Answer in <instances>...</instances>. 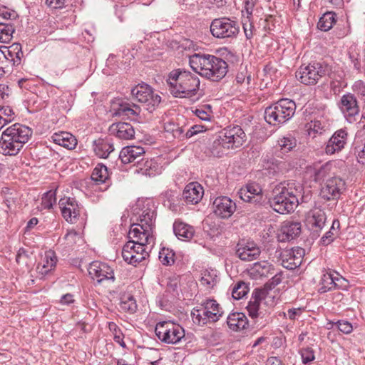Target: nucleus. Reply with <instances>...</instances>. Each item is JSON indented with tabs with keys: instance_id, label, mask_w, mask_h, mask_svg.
I'll return each instance as SVG.
<instances>
[{
	"instance_id": "f257e3e1",
	"label": "nucleus",
	"mask_w": 365,
	"mask_h": 365,
	"mask_svg": "<svg viewBox=\"0 0 365 365\" xmlns=\"http://www.w3.org/2000/svg\"><path fill=\"white\" fill-rule=\"evenodd\" d=\"M156 215V208L152 200H138L133 207L136 222L131 225L128 237L136 238L142 235L145 242L153 240Z\"/></svg>"
},
{
	"instance_id": "f03ea898",
	"label": "nucleus",
	"mask_w": 365,
	"mask_h": 365,
	"mask_svg": "<svg viewBox=\"0 0 365 365\" xmlns=\"http://www.w3.org/2000/svg\"><path fill=\"white\" fill-rule=\"evenodd\" d=\"M303 190L302 185L294 180L281 183L274 189L273 197L269 200V205L278 213H289L298 206Z\"/></svg>"
},
{
	"instance_id": "7ed1b4c3",
	"label": "nucleus",
	"mask_w": 365,
	"mask_h": 365,
	"mask_svg": "<svg viewBox=\"0 0 365 365\" xmlns=\"http://www.w3.org/2000/svg\"><path fill=\"white\" fill-rule=\"evenodd\" d=\"M192 69L212 81H219L227 72V63L220 58L210 54L195 53L190 57Z\"/></svg>"
},
{
	"instance_id": "20e7f679",
	"label": "nucleus",
	"mask_w": 365,
	"mask_h": 365,
	"mask_svg": "<svg viewBox=\"0 0 365 365\" xmlns=\"http://www.w3.org/2000/svg\"><path fill=\"white\" fill-rule=\"evenodd\" d=\"M170 93L175 98H192L200 88V79L190 71L175 70L170 73L167 79Z\"/></svg>"
},
{
	"instance_id": "39448f33",
	"label": "nucleus",
	"mask_w": 365,
	"mask_h": 365,
	"mask_svg": "<svg viewBox=\"0 0 365 365\" xmlns=\"http://www.w3.org/2000/svg\"><path fill=\"white\" fill-rule=\"evenodd\" d=\"M142 235L130 240L123 246L122 257L128 263L136 266L149 257V252L154 244V237L150 242H145Z\"/></svg>"
},
{
	"instance_id": "423d86ee",
	"label": "nucleus",
	"mask_w": 365,
	"mask_h": 365,
	"mask_svg": "<svg viewBox=\"0 0 365 365\" xmlns=\"http://www.w3.org/2000/svg\"><path fill=\"white\" fill-rule=\"evenodd\" d=\"M295 111L294 101L288 98H282L266 108L264 118L270 125H281L290 120Z\"/></svg>"
},
{
	"instance_id": "0eeeda50",
	"label": "nucleus",
	"mask_w": 365,
	"mask_h": 365,
	"mask_svg": "<svg viewBox=\"0 0 365 365\" xmlns=\"http://www.w3.org/2000/svg\"><path fill=\"white\" fill-rule=\"evenodd\" d=\"M155 332L160 340L167 344H177L185 336L184 329L170 321L158 322Z\"/></svg>"
},
{
	"instance_id": "6e6552de",
	"label": "nucleus",
	"mask_w": 365,
	"mask_h": 365,
	"mask_svg": "<svg viewBox=\"0 0 365 365\" xmlns=\"http://www.w3.org/2000/svg\"><path fill=\"white\" fill-rule=\"evenodd\" d=\"M210 31L217 38H235L240 32V24L230 18L215 19L211 23Z\"/></svg>"
},
{
	"instance_id": "1a4fd4ad",
	"label": "nucleus",
	"mask_w": 365,
	"mask_h": 365,
	"mask_svg": "<svg viewBox=\"0 0 365 365\" xmlns=\"http://www.w3.org/2000/svg\"><path fill=\"white\" fill-rule=\"evenodd\" d=\"M200 309L192 312V320L199 324L207 322H215L222 314L219 304L213 299H207L202 304Z\"/></svg>"
},
{
	"instance_id": "9d476101",
	"label": "nucleus",
	"mask_w": 365,
	"mask_h": 365,
	"mask_svg": "<svg viewBox=\"0 0 365 365\" xmlns=\"http://www.w3.org/2000/svg\"><path fill=\"white\" fill-rule=\"evenodd\" d=\"M328 73V67L320 62H313L301 66L296 73V77L305 85H315L318 81Z\"/></svg>"
},
{
	"instance_id": "9b49d317",
	"label": "nucleus",
	"mask_w": 365,
	"mask_h": 365,
	"mask_svg": "<svg viewBox=\"0 0 365 365\" xmlns=\"http://www.w3.org/2000/svg\"><path fill=\"white\" fill-rule=\"evenodd\" d=\"M131 94L135 99L143 103L149 112H153L161 102V97L145 83L136 86L131 90Z\"/></svg>"
},
{
	"instance_id": "f8f14e48",
	"label": "nucleus",
	"mask_w": 365,
	"mask_h": 365,
	"mask_svg": "<svg viewBox=\"0 0 365 365\" xmlns=\"http://www.w3.org/2000/svg\"><path fill=\"white\" fill-rule=\"evenodd\" d=\"M346 189L345 181L338 175L327 178L321 185L320 195L327 200H337Z\"/></svg>"
},
{
	"instance_id": "ddd939ff",
	"label": "nucleus",
	"mask_w": 365,
	"mask_h": 365,
	"mask_svg": "<svg viewBox=\"0 0 365 365\" xmlns=\"http://www.w3.org/2000/svg\"><path fill=\"white\" fill-rule=\"evenodd\" d=\"M89 275L93 279H96L98 283L103 280H114V273L113 269L106 263L95 261L89 264L88 268Z\"/></svg>"
},
{
	"instance_id": "4468645a",
	"label": "nucleus",
	"mask_w": 365,
	"mask_h": 365,
	"mask_svg": "<svg viewBox=\"0 0 365 365\" xmlns=\"http://www.w3.org/2000/svg\"><path fill=\"white\" fill-rule=\"evenodd\" d=\"M220 134L229 145L230 149L237 148L245 141L246 135L238 125L224 129Z\"/></svg>"
},
{
	"instance_id": "2eb2a0df",
	"label": "nucleus",
	"mask_w": 365,
	"mask_h": 365,
	"mask_svg": "<svg viewBox=\"0 0 365 365\" xmlns=\"http://www.w3.org/2000/svg\"><path fill=\"white\" fill-rule=\"evenodd\" d=\"M336 168L331 162H327L323 165H316L313 167H309L307 169V173L313 178L314 181L317 182H324L327 178L336 175Z\"/></svg>"
},
{
	"instance_id": "dca6fc26",
	"label": "nucleus",
	"mask_w": 365,
	"mask_h": 365,
	"mask_svg": "<svg viewBox=\"0 0 365 365\" xmlns=\"http://www.w3.org/2000/svg\"><path fill=\"white\" fill-rule=\"evenodd\" d=\"M213 211L221 218H229L236 210V204L230 197L221 196L213 202Z\"/></svg>"
},
{
	"instance_id": "f3484780",
	"label": "nucleus",
	"mask_w": 365,
	"mask_h": 365,
	"mask_svg": "<svg viewBox=\"0 0 365 365\" xmlns=\"http://www.w3.org/2000/svg\"><path fill=\"white\" fill-rule=\"evenodd\" d=\"M304 255V250L301 247L287 250L282 254V265L287 269H294L301 264Z\"/></svg>"
},
{
	"instance_id": "a211bd4d",
	"label": "nucleus",
	"mask_w": 365,
	"mask_h": 365,
	"mask_svg": "<svg viewBox=\"0 0 365 365\" xmlns=\"http://www.w3.org/2000/svg\"><path fill=\"white\" fill-rule=\"evenodd\" d=\"M59 205L63 218L70 223H76L80 215V208L74 198L61 199Z\"/></svg>"
},
{
	"instance_id": "6ab92c4d",
	"label": "nucleus",
	"mask_w": 365,
	"mask_h": 365,
	"mask_svg": "<svg viewBox=\"0 0 365 365\" xmlns=\"http://www.w3.org/2000/svg\"><path fill=\"white\" fill-rule=\"evenodd\" d=\"M340 109L345 118L351 122L354 118L359 113V106L356 98L351 93L341 96Z\"/></svg>"
},
{
	"instance_id": "aec40b11",
	"label": "nucleus",
	"mask_w": 365,
	"mask_h": 365,
	"mask_svg": "<svg viewBox=\"0 0 365 365\" xmlns=\"http://www.w3.org/2000/svg\"><path fill=\"white\" fill-rule=\"evenodd\" d=\"M2 133L9 137V139L18 140L20 143L24 145L28 142L32 135L31 130L24 125L15 123L7 128Z\"/></svg>"
},
{
	"instance_id": "412c9836",
	"label": "nucleus",
	"mask_w": 365,
	"mask_h": 365,
	"mask_svg": "<svg viewBox=\"0 0 365 365\" xmlns=\"http://www.w3.org/2000/svg\"><path fill=\"white\" fill-rule=\"evenodd\" d=\"M326 215L324 210L314 208L311 210L307 215V226L314 232L319 233L326 222Z\"/></svg>"
},
{
	"instance_id": "4be33fe9",
	"label": "nucleus",
	"mask_w": 365,
	"mask_h": 365,
	"mask_svg": "<svg viewBox=\"0 0 365 365\" xmlns=\"http://www.w3.org/2000/svg\"><path fill=\"white\" fill-rule=\"evenodd\" d=\"M347 135V132L343 129L336 131L328 140L325 147V153L332 155L341 151L346 143Z\"/></svg>"
},
{
	"instance_id": "5701e85b",
	"label": "nucleus",
	"mask_w": 365,
	"mask_h": 365,
	"mask_svg": "<svg viewBox=\"0 0 365 365\" xmlns=\"http://www.w3.org/2000/svg\"><path fill=\"white\" fill-rule=\"evenodd\" d=\"M240 197L245 202L257 203L259 202L262 198V189L261 187L255 183H248L245 187L240 190Z\"/></svg>"
},
{
	"instance_id": "b1692460",
	"label": "nucleus",
	"mask_w": 365,
	"mask_h": 365,
	"mask_svg": "<svg viewBox=\"0 0 365 365\" xmlns=\"http://www.w3.org/2000/svg\"><path fill=\"white\" fill-rule=\"evenodd\" d=\"M261 253L259 247L253 242L239 243L236 255L243 261H252L257 259Z\"/></svg>"
},
{
	"instance_id": "393cba45",
	"label": "nucleus",
	"mask_w": 365,
	"mask_h": 365,
	"mask_svg": "<svg viewBox=\"0 0 365 365\" xmlns=\"http://www.w3.org/2000/svg\"><path fill=\"white\" fill-rule=\"evenodd\" d=\"M110 135L120 140H132L135 138V130L128 123H114L108 128Z\"/></svg>"
},
{
	"instance_id": "a878e982",
	"label": "nucleus",
	"mask_w": 365,
	"mask_h": 365,
	"mask_svg": "<svg viewBox=\"0 0 365 365\" xmlns=\"http://www.w3.org/2000/svg\"><path fill=\"white\" fill-rule=\"evenodd\" d=\"M145 150L140 146H127L122 149L119 157L124 164L133 163L137 165L143 158Z\"/></svg>"
},
{
	"instance_id": "bb28decb",
	"label": "nucleus",
	"mask_w": 365,
	"mask_h": 365,
	"mask_svg": "<svg viewBox=\"0 0 365 365\" xmlns=\"http://www.w3.org/2000/svg\"><path fill=\"white\" fill-rule=\"evenodd\" d=\"M204 194L203 187L197 182L187 184L182 192V197L187 203L192 205L198 203Z\"/></svg>"
},
{
	"instance_id": "cd10ccee",
	"label": "nucleus",
	"mask_w": 365,
	"mask_h": 365,
	"mask_svg": "<svg viewBox=\"0 0 365 365\" xmlns=\"http://www.w3.org/2000/svg\"><path fill=\"white\" fill-rule=\"evenodd\" d=\"M110 111L113 117L127 116L128 118H130L138 115L140 109L139 106L135 104L131 105L127 102L120 101V103H114Z\"/></svg>"
},
{
	"instance_id": "c85d7f7f",
	"label": "nucleus",
	"mask_w": 365,
	"mask_h": 365,
	"mask_svg": "<svg viewBox=\"0 0 365 365\" xmlns=\"http://www.w3.org/2000/svg\"><path fill=\"white\" fill-rule=\"evenodd\" d=\"M255 279L269 277L274 274V267L267 261L255 262L249 271Z\"/></svg>"
},
{
	"instance_id": "c756f323",
	"label": "nucleus",
	"mask_w": 365,
	"mask_h": 365,
	"mask_svg": "<svg viewBox=\"0 0 365 365\" xmlns=\"http://www.w3.org/2000/svg\"><path fill=\"white\" fill-rule=\"evenodd\" d=\"M344 282L345 279L342 277H334L329 272L324 273L320 280L319 292L325 293L335 288H341Z\"/></svg>"
},
{
	"instance_id": "7c9ffc66",
	"label": "nucleus",
	"mask_w": 365,
	"mask_h": 365,
	"mask_svg": "<svg viewBox=\"0 0 365 365\" xmlns=\"http://www.w3.org/2000/svg\"><path fill=\"white\" fill-rule=\"evenodd\" d=\"M24 145L18 142L9 139V137L2 133L0 139V153L4 155H16L23 148Z\"/></svg>"
},
{
	"instance_id": "2f4dec72",
	"label": "nucleus",
	"mask_w": 365,
	"mask_h": 365,
	"mask_svg": "<svg viewBox=\"0 0 365 365\" xmlns=\"http://www.w3.org/2000/svg\"><path fill=\"white\" fill-rule=\"evenodd\" d=\"M93 150L97 156L106 158L114 150L112 139L109 138H98L93 142Z\"/></svg>"
},
{
	"instance_id": "473e14b6",
	"label": "nucleus",
	"mask_w": 365,
	"mask_h": 365,
	"mask_svg": "<svg viewBox=\"0 0 365 365\" xmlns=\"http://www.w3.org/2000/svg\"><path fill=\"white\" fill-rule=\"evenodd\" d=\"M301 224L298 222L285 221L281 227L282 240H292L299 235Z\"/></svg>"
},
{
	"instance_id": "72a5a7b5",
	"label": "nucleus",
	"mask_w": 365,
	"mask_h": 365,
	"mask_svg": "<svg viewBox=\"0 0 365 365\" xmlns=\"http://www.w3.org/2000/svg\"><path fill=\"white\" fill-rule=\"evenodd\" d=\"M227 324L229 328L235 331L245 329L248 325V320L245 314L234 312L227 317Z\"/></svg>"
},
{
	"instance_id": "f704fd0d",
	"label": "nucleus",
	"mask_w": 365,
	"mask_h": 365,
	"mask_svg": "<svg viewBox=\"0 0 365 365\" xmlns=\"http://www.w3.org/2000/svg\"><path fill=\"white\" fill-rule=\"evenodd\" d=\"M173 230L176 237L184 241H190L195 234L193 227L181 221L174 222Z\"/></svg>"
},
{
	"instance_id": "c9c22d12",
	"label": "nucleus",
	"mask_w": 365,
	"mask_h": 365,
	"mask_svg": "<svg viewBox=\"0 0 365 365\" xmlns=\"http://www.w3.org/2000/svg\"><path fill=\"white\" fill-rule=\"evenodd\" d=\"M135 172L147 176H154L158 173V165L152 159L143 158L136 165Z\"/></svg>"
},
{
	"instance_id": "e433bc0d",
	"label": "nucleus",
	"mask_w": 365,
	"mask_h": 365,
	"mask_svg": "<svg viewBox=\"0 0 365 365\" xmlns=\"http://www.w3.org/2000/svg\"><path fill=\"white\" fill-rule=\"evenodd\" d=\"M51 138L56 144L69 150L74 148L77 144L76 138L67 132L54 133Z\"/></svg>"
},
{
	"instance_id": "4c0bfd02",
	"label": "nucleus",
	"mask_w": 365,
	"mask_h": 365,
	"mask_svg": "<svg viewBox=\"0 0 365 365\" xmlns=\"http://www.w3.org/2000/svg\"><path fill=\"white\" fill-rule=\"evenodd\" d=\"M229 149V145H227L220 133L209 146L210 153L217 158L223 156Z\"/></svg>"
},
{
	"instance_id": "58836bf2",
	"label": "nucleus",
	"mask_w": 365,
	"mask_h": 365,
	"mask_svg": "<svg viewBox=\"0 0 365 365\" xmlns=\"http://www.w3.org/2000/svg\"><path fill=\"white\" fill-rule=\"evenodd\" d=\"M57 259L53 252H48L45 254L43 262L37 266L38 272L44 276L52 270L56 264Z\"/></svg>"
},
{
	"instance_id": "ea45409f",
	"label": "nucleus",
	"mask_w": 365,
	"mask_h": 365,
	"mask_svg": "<svg viewBox=\"0 0 365 365\" xmlns=\"http://www.w3.org/2000/svg\"><path fill=\"white\" fill-rule=\"evenodd\" d=\"M137 303L130 294H124L120 297V309L125 312L134 313L137 310Z\"/></svg>"
},
{
	"instance_id": "a19ab883",
	"label": "nucleus",
	"mask_w": 365,
	"mask_h": 365,
	"mask_svg": "<svg viewBox=\"0 0 365 365\" xmlns=\"http://www.w3.org/2000/svg\"><path fill=\"white\" fill-rule=\"evenodd\" d=\"M91 179L97 183L106 182L108 179L107 167L103 164H98L93 170Z\"/></svg>"
},
{
	"instance_id": "79ce46f5",
	"label": "nucleus",
	"mask_w": 365,
	"mask_h": 365,
	"mask_svg": "<svg viewBox=\"0 0 365 365\" xmlns=\"http://www.w3.org/2000/svg\"><path fill=\"white\" fill-rule=\"evenodd\" d=\"M15 29L11 24L0 23V42L8 43L13 37Z\"/></svg>"
},
{
	"instance_id": "37998d69",
	"label": "nucleus",
	"mask_w": 365,
	"mask_h": 365,
	"mask_svg": "<svg viewBox=\"0 0 365 365\" xmlns=\"http://www.w3.org/2000/svg\"><path fill=\"white\" fill-rule=\"evenodd\" d=\"M307 127L308 135L309 136L312 135V137L314 138L316 134H322L324 131H325L327 125L324 122L314 120L308 123Z\"/></svg>"
},
{
	"instance_id": "c03bdc74",
	"label": "nucleus",
	"mask_w": 365,
	"mask_h": 365,
	"mask_svg": "<svg viewBox=\"0 0 365 365\" xmlns=\"http://www.w3.org/2000/svg\"><path fill=\"white\" fill-rule=\"evenodd\" d=\"M164 129L165 133L171 134L174 138L184 139V130L179 125L168 122L165 123Z\"/></svg>"
},
{
	"instance_id": "a18cd8bd",
	"label": "nucleus",
	"mask_w": 365,
	"mask_h": 365,
	"mask_svg": "<svg viewBox=\"0 0 365 365\" xmlns=\"http://www.w3.org/2000/svg\"><path fill=\"white\" fill-rule=\"evenodd\" d=\"M335 22V18L331 13H326L320 18L317 26L322 31H329L332 28Z\"/></svg>"
},
{
	"instance_id": "49530a36",
	"label": "nucleus",
	"mask_w": 365,
	"mask_h": 365,
	"mask_svg": "<svg viewBox=\"0 0 365 365\" xmlns=\"http://www.w3.org/2000/svg\"><path fill=\"white\" fill-rule=\"evenodd\" d=\"M219 281L218 276L216 271L211 270L205 271L201 277L200 282L202 284L207 286L208 287H213Z\"/></svg>"
},
{
	"instance_id": "de8ad7c7",
	"label": "nucleus",
	"mask_w": 365,
	"mask_h": 365,
	"mask_svg": "<svg viewBox=\"0 0 365 365\" xmlns=\"http://www.w3.org/2000/svg\"><path fill=\"white\" fill-rule=\"evenodd\" d=\"M278 145L284 152L291 151L297 145V140L291 135L284 136L278 140Z\"/></svg>"
},
{
	"instance_id": "09e8293b",
	"label": "nucleus",
	"mask_w": 365,
	"mask_h": 365,
	"mask_svg": "<svg viewBox=\"0 0 365 365\" xmlns=\"http://www.w3.org/2000/svg\"><path fill=\"white\" fill-rule=\"evenodd\" d=\"M249 285L244 282H239L233 288L232 296L235 299L243 298L249 292Z\"/></svg>"
},
{
	"instance_id": "8fccbe9b",
	"label": "nucleus",
	"mask_w": 365,
	"mask_h": 365,
	"mask_svg": "<svg viewBox=\"0 0 365 365\" xmlns=\"http://www.w3.org/2000/svg\"><path fill=\"white\" fill-rule=\"evenodd\" d=\"M175 254L172 250L163 248L159 252V259L163 265L169 266L174 263Z\"/></svg>"
},
{
	"instance_id": "3c124183",
	"label": "nucleus",
	"mask_w": 365,
	"mask_h": 365,
	"mask_svg": "<svg viewBox=\"0 0 365 365\" xmlns=\"http://www.w3.org/2000/svg\"><path fill=\"white\" fill-rule=\"evenodd\" d=\"M327 325H330V327H328V329H332L334 327H336L340 331L346 334H350L353 330L351 324L347 321L330 322Z\"/></svg>"
},
{
	"instance_id": "603ef678",
	"label": "nucleus",
	"mask_w": 365,
	"mask_h": 365,
	"mask_svg": "<svg viewBox=\"0 0 365 365\" xmlns=\"http://www.w3.org/2000/svg\"><path fill=\"white\" fill-rule=\"evenodd\" d=\"M56 193L53 190L46 192L42 197V205L44 208L50 209L56 202Z\"/></svg>"
},
{
	"instance_id": "864d4df0",
	"label": "nucleus",
	"mask_w": 365,
	"mask_h": 365,
	"mask_svg": "<svg viewBox=\"0 0 365 365\" xmlns=\"http://www.w3.org/2000/svg\"><path fill=\"white\" fill-rule=\"evenodd\" d=\"M259 305L260 304L257 303V301H250L248 303L247 309L249 316L252 319H255L259 316Z\"/></svg>"
},
{
	"instance_id": "5fc2aeb1",
	"label": "nucleus",
	"mask_w": 365,
	"mask_h": 365,
	"mask_svg": "<svg viewBox=\"0 0 365 365\" xmlns=\"http://www.w3.org/2000/svg\"><path fill=\"white\" fill-rule=\"evenodd\" d=\"M300 354L304 364L309 363L315 359L313 349L309 347L302 349Z\"/></svg>"
},
{
	"instance_id": "6e6d98bb",
	"label": "nucleus",
	"mask_w": 365,
	"mask_h": 365,
	"mask_svg": "<svg viewBox=\"0 0 365 365\" xmlns=\"http://www.w3.org/2000/svg\"><path fill=\"white\" fill-rule=\"evenodd\" d=\"M0 117L1 120H6L9 123L14 119V112L9 106H2L0 108Z\"/></svg>"
},
{
	"instance_id": "4d7b16f0",
	"label": "nucleus",
	"mask_w": 365,
	"mask_h": 365,
	"mask_svg": "<svg viewBox=\"0 0 365 365\" xmlns=\"http://www.w3.org/2000/svg\"><path fill=\"white\" fill-rule=\"evenodd\" d=\"M0 16L5 19H16L18 16L16 12L6 6L0 8Z\"/></svg>"
},
{
	"instance_id": "13d9d810",
	"label": "nucleus",
	"mask_w": 365,
	"mask_h": 365,
	"mask_svg": "<svg viewBox=\"0 0 365 365\" xmlns=\"http://www.w3.org/2000/svg\"><path fill=\"white\" fill-rule=\"evenodd\" d=\"M65 240L68 245H72L79 241L81 240V237L76 232L71 230L68 231L65 235Z\"/></svg>"
},
{
	"instance_id": "bf43d9fd",
	"label": "nucleus",
	"mask_w": 365,
	"mask_h": 365,
	"mask_svg": "<svg viewBox=\"0 0 365 365\" xmlns=\"http://www.w3.org/2000/svg\"><path fill=\"white\" fill-rule=\"evenodd\" d=\"M11 93V90L6 84H0V101H5L9 98Z\"/></svg>"
},
{
	"instance_id": "052dcab7",
	"label": "nucleus",
	"mask_w": 365,
	"mask_h": 365,
	"mask_svg": "<svg viewBox=\"0 0 365 365\" xmlns=\"http://www.w3.org/2000/svg\"><path fill=\"white\" fill-rule=\"evenodd\" d=\"M336 233L331 230L327 232L321 238V243L324 245L330 244L334 239Z\"/></svg>"
},
{
	"instance_id": "680f3d73",
	"label": "nucleus",
	"mask_w": 365,
	"mask_h": 365,
	"mask_svg": "<svg viewBox=\"0 0 365 365\" xmlns=\"http://www.w3.org/2000/svg\"><path fill=\"white\" fill-rule=\"evenodd\" d=\"M13 50L16 52V58L17 60H14V63H20L21 58L23 56V52L21 51V46L20 43H14L11 46Z\"/></svg>"
},
{
	"instance_id": "e2e57ef3",
	"label": "nucleus",
	"mask_w": 365,
	"mask_h": 365,
	"mask_svg": "<svg viewBox=\"0 0 365 365\" xmlns=\"http://www.w3.org/2000/svg\"><path fill=\"white\" fill-rule=\"evenodd\" d=\"M265 296V291L262 289H255V291L252 293V301H257V303L260 304V302L262 299H264Z\"/></svg>"
},
{
	"instance_id": "0e129e2a",
	"label": "nucleus",
	"mask_w": 365,
	"mask_h": 365,
	"mask_svg": "<svg viewBox=\"0 0 365 365\" xmlns=\"http://www.w3.org/2000/svg\"><path fill=\"white\" fill-rule=\"evenodd\" d=\"M65 0H47L46 4L52 9H60L64 5Z\"/></svg>"
},
{
	"instance_id": "69168bd1",
	"label": "nucleus",
	"mask_w": 365,
	"mask_h": 365,
	"mask_svg": "<svg viewBox=\"0 0 365 365\" xmlns=\"http://www.w3.org/2000/svg\"><path fill=\"white\" fill-rule=\"evenodd\" d=\"M196 115L202 120L208 121L210 120V114L202 109L195 110Z\"/></svg>"
},
{
	"instance_id": "338daca9",
	"label": "nucleus",
	"mask_w": 365,
	"mask_h": 365,
	"mask_svg": "<svg viewBox=\"0 0 365 365\" xmlns=\"http://www.w3.org/2000/svg\"><path fill=\"white\" fill-rule=\"evenodd\" d=\"M109 329L110 331H113V339L114 341H115V337L118 336H123V334L121 333L120 331V329L118 327V326L113 323V322H110L109 323Z\"/></svg>"
},
{
	"instance_id": "774afa93",
	"label": "nucleus",
	"mask_w": 365,
	"mask_h": 365,
	"mask_svg": "<svg viewBox=\"0 0 365 365\" xmlns=\"http://www.w3.org/2000/svg\"><path fill=\"white\" fill-rule=\"evenodd\" d=\"M266 365H282V361L276 356H271L267 359Z\"/></svg>"
}]
</instances>
